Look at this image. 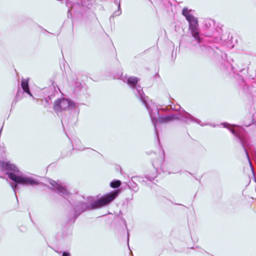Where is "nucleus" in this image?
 <instances>
[{"mask_svg":"<svg viewBox=\"0 0 256 256\" xmlns=\"http://www.w3.org/2000/svg\"><path fill=\"white\" fill-rule=\"evenodd\" d=\"M220 62V68L225 74L229 76L230 78L236 80L237 84V89L238 94L242 98L250 102L256 101V88L252 84H248L244 80V77L237 72H242L245 70V68L236 64L235 66L227 59V55L224 54L223 59L220 58L218 60Z\"/></svg>","mask_w":256,"mask_h":256,"instance_id":"f257e3e1","label":"nucleus"},{"mask_svg":"<svg viewBox=\"0 0 256 256\" xmlns=\"http://www.w3.org/2000/svg\"><path fill=\"white\" fill-rule=\"evenodd\" d=\"M192 11V10L184 8L182 12V16L188 22V28L191 34V36L190 38L191 44L196 50H200L204 53L214 56L216 60L220 58L223 59V55L225 53L218 48L214 45V47H212L206 44V40L202 39V34L199 32L198 20L190 14Z\"/></svg>","mask_w":256,"mask_h":256,"instance_id":"f03ea898","label":"nucleus"},{"mask_svg":"<svg viewBox=\"0 0 256 256\" xmlns=\"http://www.w3.org/2000/svg\"><path fill=\"white\" fill-rule=\"evenodd\" d=\"M118 190H112L102 196H98L96 198H92L89 202L76 200L77 195H73L70 193L69 196H66L68 203L72 206L76 216H80L82 212L96 208H101L110 204L119 195Z\"/></svg>","mask_w":256,"mask_h":256,"instance_id":"7ed1b4c3","label":"nucleus"},{"mask_svg":"<svg viewBox=\"0 0 256 256\" xmlns=\"http://www.w3.org/2000/svg\"><path fill=\"white\" fill-rule=\"evenodd\" d=\"M144 106L148 112L151 120L154 126L155 135L160 147H162V146L159 138L158 130L157 128L158 122L162 124L169 122L174 120H180L186 124H188L189 122H191L197 123L202 126H204L201 124L202 122L200 120L194 117L185 110H184V112L182 113L178 112L163 115L160 114L159 109L158 106H156L154 104L152 103V102H150V104L148 102L144 105Z\"/></svg>","mask_w":256,"mask_h":256,"instance_id":"20e7f679","label":"nucleus"},{"mask_svg":"<svg viewBox=\"0 0 256 256\" xmlns=\"http://www.w3.org/2000/svg\"><path fill=\"white\" fill-rule=\"evenodd\" d=\"M0 167L2 170L4 172L8 178L12 181L10 186L14 192L16 197L18 200L16 194V190L19 188V186H34L40 185L41 182L39 180L33 177L24 174L14 164L10 162L0 161Z\"/></svg>","mask_w":256,"mask_h":256,"instance_id":"39448f33","label":"nucleus"},{"mask_svg":"<svg viewBox=\"0 0 256 256\" xmlns=\"http://www.w3.org/2000/svg\"><path fill=\"white\" fill-rule=\"evenodd\" d=\"M228 123L226 122L222 124V125L223 126L224 128H227L231 132V133L236 136L242 147L254 176V180L256 182V178L254 177V168L250 160V158L248 154V152L251 154L253 153V145L252 144L246 132L242 126L234 124V126H236V128L234 129L230 127H228Z\"/></svg>","mask_w":256,"mask_h":256,"instance_id":"423d86ee","label":"nucleus"},{"mask_svg":"<svg viewBox=\"0 0 256 256\" xmlns=\"http://www.w3.org/2000/svg\"><path fill=\"white\" fill-rule=\"evenodd\" d=\"M202 29L204 34H202V39L206 40V44L214 47V45L218 46V42L222 40V38L220 36L222 32L220 28H215V22L212 19L205 20L203 22Z\"/></svg>","mask_w":256,"mask_h":256,"instance_id":"0eeeda50","label":"nucleus"},{"mask_svg":"<svg viewBox=\"0 0 256 256\" xmlns=\"http://www.w3.org/2000/svg\"><path fill=\"white\" fill-rule=\"evenodd\" d=\"M92 0H73L72 2L71 8L68 12V16H72V12L80 14L84 20L87 22L95 18L94 14L90 10Z\"/></svg>","mask_w":256,"mask_h":256,"instance_id":"6e6552de","label":"nucleus"},{"mask_svg":"<svg viewBox=\"0 0 256 256\" xmlns=\"http://www.w3.org/2000/svg\"><path fill=\"white\" fill-rule=\"evenodd\" d=\"M140 80L138 78L130 76L126 79V82L132 90L135 96L144 106L148 102V97L145 95L142 88L138 84Z\"/></svg>","mask_w":256,"mask_h":256,"instance_id":"1a4fd4ad","label":"nucleus"},{"mask_svg":"<svg viewBox=\"0 0 256 256\" xmlns=\"http://www.w3.org/2000/svg\"><path fill=\"white\" fill-rule=\"evenodd\" d=\"M76 108V102L70 99L66 98H58L54 104V110L55 112L66 110H72Z\"/></svg>","mask_w":256,"mask_h":256,"instance_id":"9d476101","label":"nucleus"},{"mask_svg":"<svg viewBox=\"0 0 256 256\" xmlns=\"http://www.w3.org/2000/svg\"><path fill=\"white\" fill-rule=\"evenodd\" d=\"M49 183L52 186V189L60 196L64 198L69 196L70 192L65 186L58 184L56 181L52 180L50 181Z\"/></svg>","mask_w":256,"mask_h":256,"instance_id":"9b49d317","label":"nucleus"},{"mask_svg":"<svg viewBox=\"0 0 256 256\" xmlns=\"http://www.w3.org/2000/svg\"><path fill=\"white\" fill-rule=\"evenodd\" d=\"M72 236V233L68 230H62L58 232L55 239L58 244H63L69 240Z\"/></svg>","mask_w":256,"mask_h":256,"instance_id":"f8f14e48","label":"nucleus"},{"mask_svg":"<svg viewBox=\"0 0 256 256\" xmlns=\"http://www.w3.org/2000/svg\"><path fill=\"white\" fill-rule=\"evenodd\" d=\"M56 87L59 90L56 83L54 82H52V86L49 88L50 92H49L46 98H44V101L48 104H50L52 102V98L55 96L56 93Z\"/></svg>","mask_w":256,"mask_h":256,"instance_id":"ddd939ff","label":"nucleus"},{"mask_svg":"<svg viewBox=\"0 0 256 256\" xmlns=\"http://www.w3.org/2000/svg\"><path fill=\"white\" fill-rule=\"evenodd\" d=\"M78 216H76V213L72 208L68 210L66 214V222L74 223Z\"/></svg>","mask_w":256,"mask_h":256,"instance_id":"4468645a","label":"nucleus"},{"mask_svg":"<svg viewBox=\"0 0 256 256\" xmlns=\"http://www.w3.org/2000/svg\"><path fill=\"white\" fill-rule=\"evenodd\" d=\"M20 86L22 88V90H24L25 93L28 94L31 96H32L30 90L28 79H22L20 82Z\"/></svg>","mask_w":256,"mask_h":256,"instance_id":"2eb2a0df","label":"nucleus"},{"mask_svg":"<svg viewBox=\"0 0 256 256\" xmlns=\"http://www.w3.org/2000/svg\"><path fill=\"white\" fill-rule=\"evenodd\" d=\"M122 184V182L119 180L114 179L112 180L110 184V186L111 188H115V190H118L120 192L119 194L120 193V187Z\"/></svg>","mask_w":256,"mask_h":256,"instance_id":"dca6fc26","label":"nucleus"},{"mask_svg":"<svg viewBox=\"0 0 256 256\" xmlns=\"http://www.w3.org/2000/svg\"><path fill=\"white\" fill-rule=\"evenodd\" d=\"M120 0H119V2H118V0H114V4H118V10L114 12L110 16V21L114 16H120L122 13V10H120Z\"/></svg>","mask_w":256,"mask_h":256,"instance_id":"f3484780","label":"nucleus"},{"mask_svg":"<svg viewBox=\"0 0 256 256\" xmlns=\"http://www.w3.org/2000/svg\"><path fill=\"white\" fill-rule=\"evenodd\" d=\"M24 93H25V92H24V90H22L20 88H18V89L16 96L14 98V104H16V102L22 98Z\"/></svg>","mask_w":256,"mask_h":256,"instance_id":"a211bd4d","label":"nucleus"},{"mask_svg":"<svg viewBox=\"0 0 256 256\" xmlns=\"http://www.w3.org/2000/svg\"><path fill=\"white\" fill-rule=\"evenodd\" d=\"M152 165H154V164H152ZM154 167V166H153ZM154 168V172H153L152 174H146L145 176H144V178H146L148 180H150V181H152L153 180L154 178H156V176H157V171H158V170L157 168Z\"/></svg>","mask_w":256,"mask_h":256,"instance_id":"6ab92c4d","label":"nucleus"},{"mask_svg":"<svg viewBox=\"0 0 256 256\" xmlns=\"http://www.w3.org/2000/svg\"><path fill=\"white\" fill-rule=\"evenodd\" d=\"M134 178V177L132 178L131 181L130 182V184L128 185V186L131 190L134 191V192H136L138 190V188L137 184L132 180Z\"/></svg>","mask_w":256,"mask_h":256,"instance_id":"aec40b11","label":"nucleus"},{"mask_svg":"<svg viewBox=\"0 0 256 256\" xmlns=\"http://www.w3.org/2000/svg\"><path fill=\"white\" fill-rule=\"evenodd\" d=\"M71 155V152L70 151H66L62 150L61 152L60 158H64L66 156H70Z\"/></svg>","mask_w":256,"mask_h":256,"instance_id":"412c9836","label":"nucleus"},{"mask_svg":"<svg viewBox=\"0 0 256 256\" xmlns=\"http://www.w3.org/2000/svg\"><path fill=\"white\" fill-rule=\"evenodd\" d=\"M54 251L58 253H62V256H70V254L68 251L58 252L56 250Z\"/></svg>","mask_w":256,"mask_h":256,"instance_id":"4be33fe9","label":"nucleus"},{"mask_svg":"<svg viewBox=\"0 0 256 256\" xmlns=\"http://www.w3.org/2000/svg\"><path fill=\"white\" fill-rule=\"evenodd\" d=\"M19 230L22 232H25L26 230V228L24 226H20Z\"/></svg>","mask_w":256,"mask_h":256,"instance_id":"5701e85b","label":"nucleus"},{"mask_svg":"<svg viewBox=\"0 0 256 256\" xmlns=\"http://www.w3.org/2000/svg\"><path fill=\"white\" fill-rule=\"evenodd\" d=\"M128 230V232H127V242H128V248H130V247H129L130 233L128 232V230Z\"/></svg>","mask_w":256,"mask_h":256,"instance_id":"b1692460","label":"nucleus"},{"mask_svg":"<svg viewBox=\"0 0 256 256\" xmlns=\"http://www.w3.org/2000/svg\"><path fill=\"white\" fill-rule=\"evenodd\" d=\"M122 221L124 222V224L126 226V228H127V225H126V220H124V219H123L122 220Z\"/></svg>","mask_w":256,"mask_h":256,"instance_id":"393cba45","label":"nucleus"},{"mask_svg":"<svg viewBox=\"0 0 256 256\" xmlns=\"http://www.w3.org/2000/svg\"><path fill=\"white\" fill-rule=\"evenodd\" d=\"M14 102H15V98L14 99V101L12 102V108L14 107V106H16V104H14Z\"/></svg>","mask_w":256,"mask_h":256,"instance_id":"a878e982","label":"nucleus"},{"mask_svg":"<svg viewBox=\"0 0 256 256\" xmlns=\"http://www.w3.org/2000/svg\"><path fill=\"white\" fill-rule=\"evenodd\" d=\"M250 125V124H245L244 126H245L248 127V126H249Z\"/></svg>","mask_w":256,"mask_h":256,"instance_id":"bb28decb","label":"nucleus"},{"mask_svg":"<svg viewBox=\"0 0 256 256\" xmlns=\"http://www.w3.org/2000/svg\"><path fill=\"white\" fill-rule=\"evenodd\" d=\"M155 76H159V74H158V73L156 74H155Z\"/></svg>","mask_w":256,"mask_h":256,"instance_id":"cd10ccee","label":"nucleus"},{"mask_svg":"<svg viewBox=\"0 0 256 256\" xmlns=\"http://www.w3.org/2000/svg\"><path fill=\"white\" fill-rule=\"evenodd\" d=\"M78 86H76V89H75V90H77V89H78Z\"/></svg>","mask_w":256,"mask_h":256,"instance_id":"c85d7f7f","label":"nucleus"},{"mask_svg":"<svg viewBox=\"0 0 256 256\" xmlns=\"http://www.w3.org/2000/svg\"><path fill=\"white\" fill-rule=\"evenodd\" d=\"M162 152H163V153H164V150H162Z\"/></svg>","mask_w":256,"mask_h":256,"instance_id":"c756f323","label":"nucleus"},{"mask_svg":"<svg viewBox=\"0 0 256 256\" xmlns=\"http://www.w3.org/2000/svg\"><path fill=\"white\" fill-rule=\"evenodd\" d=\"M192 248V249H194V247H192V248Z\"/></svg>","mask_w":256,"mask_h":256,"instance_id":"7c9ffc66","label":"nucleus"},{"mask_svg":"<svg viewBox=\"0 0 256 256\" xmlns=\"http://www.w3.org/2000/svg\"><path fill=\"white\" fill-rule=\"evenodd\" d=\"M122 76V74H121V76H120V78H121Z\"/></svg>","mask_w":256,"mask_h":256,"instance_id":"2f4dec72","label":"nucleus"},{"mask_svg":"<svg viewBox=\"0 0 256 256\" xmlns=\"http://www.w3.org/2000/svg\"><path fill=\"white\" fill-rule=\"evenodd\" d=\"M231 60L234 62V60L232 59Z\"/></svg>","mask_w":256,"mask_h":256,"instance_id":"473e14b6","label":"nucleus"}]
</instances>
